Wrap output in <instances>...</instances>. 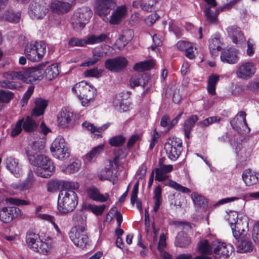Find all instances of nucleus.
Returning <instances> with one entry per match:
<instances>
[{
    "label": "nucleus",
    "mask_w": 259,
    "mask_h": 259,
    "mask_svg": "<svg viewBox=\"0 0 259 259\" xmlns=\"http://www.w3.org/2000/svg\"><path fill=\"white\" fill-rule=\"evenodd\" d=\"M44 69L42 66L31 68L23 69L19 71H9L3 74L5 80L0 81L2 88L11 90L17 89L20 85L15 81L22 80L27 83H31L36 80L42 79Z\"/></svg>",
    "instance_id": "1"
},
{
    "label": "nucleus",
    "mask_w": 259,
    "mask_h": 259,
    "mask_svg": "<svg viewBox=\"0 0 259 259\" xmlns=\"http://www.w3.org/2000/svg\"><path fill=\"white\" fill-rule=\"evenodd\" d=\"M73 220L75 226L69 233V238L76 246L84 248L87 247L89 241L85 232L86 218L83 215L76 214L74 215Z\"/></svg>",
    "instance_id": "2"
},
{
    "label": "nucleus",
    "mask_w": 259,
    "mask_h": 259,
    "mask_svg": "<svg viewBox=\"0 0 259 259\" xmlns=\"http://www.w3.org/2000/svg\"><path fill=\"white\" fill-rule=\"evenodd\" d=\"M30 163L36 166L35 174L39 177L45 178L50 177L55 171V166L52 160L43 155L28 154Z\"/></svg>",
    "instance_id": "3"
},
{
    "label": "nucleus",
    "mask_w": 259,
    "mask_h": 259,
    "mask_svg": "<svg viewBox=\"0 0 259 259\" xmlns=\"http://www.w3.org/2000/svg\"><path fill=\"white\" fill-rule=\"evenodd\" d=\"M26 241L30 248L40 254H48L52 248L53 241L51 238L47 237L43 240L38 234L31 230L27 232Z\"/></svg>",
    "instance_id": "4"
},
{
    "label": "nucleus",
    "mask_w": 259,
    "mask_h": 259,
    "mask_svg": "<svg viewBox=\"0 0 259 259\" xmlns=\"http://www.w3.org/2000/svg\"><path fill=\"white\" fill-rule=\"evenodd\" d=\"M78 204V197L74 191H61L58 200V210L63 213L73 211Z\"/></svg>",
    "instance_id": "5"
},
{
    "label": "nucleus",
    "mask_w": 259,
    "mask_h": 259,
    "mask_svg": "<svg viewBox=\"0 0 259 259\" xmlns=\"http://www.w3.org/2000/svg\"><path fill=\"white\" fill-rule=\"evenodd\" d=\"M50 150L52 155L59 160L67 159L70 155V151L64 138L58 136L52 142Z\"/></svg>",
    "instance_id": "6"
},
{
    "label": "nucleus",
    "mask_w": 259,
    "mask_h": 259,
    "mask_svg": "<svg viewBox=\"0 0 259 259\" xmlns=\"http://www.w3.org/2000/svg\"><path fill=\"white\" fill-rule=\"evenodd\" d=\"M46 45L42 41L30 42L26 46L24 53L28 59L36 62L43 57L46 53Z\"/></svg>",
    "instance_id": "7"
},
{
    "label": "nucleus",
    "mask_w": 259,
    "mask_h": 259,
    "mask_svg": "<svg viewBox=\"0 0 259 259\" xmlns=\"http://www.w3.org/2000/svg\"><path fill=\"white\" fill-rule=\"evenodd\" d=\"M164 148L168 158L176 161L182 151V141L176 137L169 138L164 144Z\"/></svg>",
    "instance_id": "8"
},
{
    "label": "nucleus",
    "mask_w": 259,
    "mask_h": 259,
    "mask_svg": "<svg viewBox=\"0 0 259 259\" xmlns=\"http://www.w3.org/2000/svg\"><path fill=\"white\" fill-rule=\"evenodd\" d=\"M47 0H35L29 5L28 14L34 20L43 19L49 12Z\"/></svg>",
    "instance_id": "9"
},
{
    "label": "nucleus",
    "mask_w": 259,
    "mask_h": 259,
    "mask_svg": "<svg viewBox=\"0 0 259 259\" xmlns=\"http://www.w3.org/2000/svg\"><path fill=\"white\" fill-rule=\"evenodd\" d=\"M92 16V12L88 7H82L77 9L74 13L72 23L74 27L81 29L89 22Z\"/></svg>",
    "instance_id": "10"
},
{
    "label": "nucleus",
    "mask_w": 259,
    "mask_h": 259,
    "mask_svg": "<svg viewBox=\"0 0 259 259\" xmlns=\"http://www.w3.org/2000/svg\"><path fill=\"white\" fill-rule=\"evenodd\" d=\"M37 127L36 122L29 116L26 118L19 119L12 129L11 136L13 137L20 134L23 128L27 132H31L35 130Z\"/></svg>",
    "instance_id": "11"
},
{
    "label": "nucleus",
    "mask_w": 259,
    "mask_h": 259,
    "mask_svg": "<svg viewBox=\"0 0 259 259\" xmlns=\"http://www.w3.org/2000/svg\"><path fill=\"white\" fill-rule=\"evenodd\" d=\"M256 66L252 62H246L238 65L235 71L238 78L247 80L251 78L256 72Z\"/></svg>",
    "instance_id": "12"
},
{
    "label": "nucleus",
    "mask_w": 259,
    "mask_h": 259,
    "mask_svg": "<svg viewBox=\"0 0 259 259\" xmlns=\"http://www.w3.org/2000/svg\"><path fill=\"white\" fill-rule=\"evenodd\" d=\"M72 91L81 100L82 96L89 97V94H96V89L87 82L82 81L76 83L72 88Z\"/></svg>",
    "instance_id": "13"
},
{
    "label": "nucleus",
    "mask_w": 259,
    "mask_h": 259,
    "mask_svg": "<svg viewBox=\"0 0 259 259\" xmlns=\"http://www.w3.org/2000/svg\"><path fill=\"white\" fill-rule=\"evenodd\" d=\"M234 251V248L232 244L218 242L213 248L214 257L215 259H230Z\"/></svg>",
    "instance_id": "14"
},
{
    "label": "nucleus",
    "mask_w": 259,
    "mask_h": 259,
    "mask_svg": "<svg viewBox=\"0 0 259 259\" xmlns=\"http://www.w3.org/2000/svg\"><path fill=\"white\" fill-rule=\"evenodd\" d=\"M74 5L73 1L68 3L61 0H51L49 6L53 13L62 15L68 12Z\"/></svg>",
    "instance_id": "15"
},
{
    "label": "nucleus",
    "mask_w": 259,
    "mask_h": 259,
    "mask_svg": "<svg viewBox=\"0 0 259 259\" xmlns=\"http://www.w3.org/2000/svg\"><path fill=\"white\" fill-rule=\"evenodd\" d=\"M22 214L21 209L16 207H4L0 209V220L5 223H10Z\"/></svg>",
    "instance_id": "16"
},
{
    "label": "nucleus",
    "mask_w": 259,
    "mask_h": 259,
    "mask_svg": "<svg viewBox=\"0 0 259 259\" xmlns=\"http://www.w3.org/2000/svg\"><path fill=\"white\" fill-rule=\"evenodd\" d=\"M127 59L123 57H118L114 59H108L105 63V67L113 72H119L126 67Z\"/></svg>",
    "instance_id": "17"
},
{
    "label": "nucleus",
    "mask_w": 259,
    "mask_h": 259,
    "mask_svg": "<svg viewBox=\"0 0 259 259\" xmlns=\"http://www.w3.org/2000/svg\"><path fill=\"white\" fill-rule=\"evenodd\" d=\"M5 163L7 168L16 177H20L22 175V165L18 159L13 156L8 157L5 159Z\"/></svg>",
    "instance_id": "18"
},
{
    "label": "nucleus",
    "mask_w": 259,
    "mask_h": 259,
    "mask_svg": "<svg viewBox=\"0 0 259 259\" xmlns=\"http://www.w3.org/2000/svg\"><path fill=\"white\" fill-rule=\"evenodd\" d=\"M238 51L235 48H229L224 50L221 53V59L224 62L230 64H235L239 60Z\"/></svg>",
    "instance_id": "19"
},
{
    "label": "nucleus",
    "mask_w": 259,
    "mask_h": 259,
    "mask_svg": "<svg viewBox=\"0 0 259 259\" xmlns=\"http://www.w3.org/2000/svg\"><path fill=\"white\" fill-rule=\"evenodd\" d=\"M231 228L234 237L235 239H239L241 237L246 236L245 233L248 230V223L246 221L239 220L235 224H233Z\"/></svg>",
    "instance_id": "20"
},
{
    "label": "nucleus",
    "mask_w": 259,
    "mask_h": 259,
    "mask_svg": "<svg viewBox=\"0 0 259 259\" xmlns=\"http://www.w3.org/2000/svg\"><path fill=\"white\" fill-rule=\"evenodd\" d=\"M127 9L125 5L117 7L116 9L112 13L109 20L110 24L118 25L121 22L122 19L126 16Z\"/></svg>",
    "instance_id": "21"
},
{
    "label": "nucleus",
    "mask_w": 259,
    "mask_h": 259,
    "mask_svg": "<svg viewBox=\"0 0 259 259\" xmlns=\"http://www.w3.org/2000/svg\"><path fill=\"white\" fill-rule=\"evenodd\" d=\"M116 5V0H98V16H106Z\"/></svg>",
    "instance_id": "22"
},
{
    "label": "nucleus",
    "mask_w": 259,
    "mask_h": 259,
    "mask_svg": "<svg viewBox=\"0 0 259 259\" xmlns=\"http://www.w3.org/2000/svg\"><path fill=\"white\" fill-rule=\"evenodd\" d=\"M21 16L20 11L7 9L0 15V20L11 23H18L20 21Z\"/></svg>",
    "instance_id": "23"
},
{
    "label": "nucleus",
    "mask_w": 259,
    "mask_h": 259,
    "mask_svg": "<svg viewBox=\"0 0 259 259\" xmlns=\"http://www.w3.org/2000/svg\"><path fill=\"white\" fill-rule=\"evenodd\" d=\"M242 178L246 186H251L259 182V173L246 169L243 170Z\"/></svg>",
    "instance_id": "24"
},
{
    "label": "nucleus",
    "mask_w": 259,
    "mask_h": 259,
    "mask_svg": "<svg viewBox=\"0 0 259 259\" xmlns=\"http://www.w3.org/2000/svg\"><path fill=\"white\" fill-rule=\"evenodd\" d=\"M237 241V252L239 253H246L251 252L253 249V245L251 241L246 237H242Z\"/></svg>",
    "instance_id": "25"
},
{
    "label": "nucleus",
    "mask_w": 259,
    "mask_h": 259,
    "mask_svg": "<svg viewBox=\"0 0 259 259\" xmlns=\"http://www.w3.org/2000/svg\"><path fill=\"white\" fill-rule=\"evenodd\" d=\"M73 118L72 112L66 110L61 111L58 117V123L62 128L67 127L71 124Z\"/></svg>",
    "instance_id": "26"
},
{
    "label": "nucleus",
    "mask_w": 259,
    "mask_h": 259,
    "mask_svg": "<svg viewBox=\"0 0 259 259\" xmlns=\"http://www.w3.org/2000/svg\"><path fill=\"white\" fill-rule=\"evenodd\" d=\"M228 34L233 43L237 44L244 38V35L240 28L236 25L228 27L227 29Z\"/></svg>",
    "instance_id": "27"
},
{
    "label": "nucleus",
    "mask_w": 259,
    "mask_h": 259,
    "mask_svg": "<svg viewBox=\"0 0 259 259\" xmlns=\"http://www.w3.org/2000/svg\"><path fill=\"white\" fill-rule=\"evenodd\" d=\"M209 50L212 55H216V53L222 49L221 35L217 33L212 35L209 39Z\"/></svg>",
    "instance_id": "28"
},
{
    "label": "nucleus",
    "mask_w": 259,
    "mask_h": 259,
    "mask_svg": "<svg viewBox=\"0 0 259 259\" xmlns=\"http://www.w3.org/2000/svg\"><path fill=\"white\" fill-rule=\"evenodd\" d=\"M191 243V239L188 234L184 231L179 232L176 238L175 244L177 247H187Z\"/></svg>",
    "instance_id": "29"
},
{
    "label": "nucleus",
    "mask_w": 259,
    "mask_h": 259,
    "mask_svg": "<svg viewBox=\"0 0 259 259\" xmlns=\"http://www.w3.org/2000/svg\"><path fill=\"white\" fill-rule=\"evenodd\" d=\"M213 246L215 244L210 245L208 240L204 239L200 241L197 244V250L198 252L202 255H209L213 252Z\"/></svg>",
    "instance_id": "30"
},
{
    "label": "nucleus",
    "mask_w": 259,
    "mask_h": 259,
    "mask_svg": "<svg viewBox=\"0 0 259 259\" xmlns=\"http://www.w3.org/2000/svg\"><path fill=\"white\" fill-rule=\"evenodd\" d=\"M48 106L47 101L42 99H37L35 102V107L32 110V116H39L43 115L44 111Z\"/></svg>",
    "instance_id": "31"
},
{
    "label": "nucleus",
    "mask_w": 259,
    "mask_h": 259,
    "mask_svg": "<svg viewBox=\"0 0 259 259\" xmlns=\"http://www.w3.org/2000/svg\"><path fill=\"white\" fill-rule=\"evenodd\" d=\"M220 80V75L215 74H210L207 80V90L210 95L214 96L216 94V85Z\"/></svg>",
    "instance_id": "32"
},
{
    "label": "nucleus",
    "mask_w": 259,
    "mask_h": 259,
    "mask_svg": "<svg viewBox=\"0 0 259 259\" xmlns=\"http://www.w3.org/2000/svg\"><path fill=\"white\" fill-rule=\"evenodd\" d=\"M81 163L80 160L76 159L67 166L62 165L61 170L66 174H71L77 172L80 168Z\"/></svg>",
    "instance_id": "33"
},
{
    "label": "nucleus",
    "mask_w": 259,
    "mask_h": 259,
    "mask_svg": "<svg viewBox=\"0 0 259 259\" xmlns=\"http://www.w3.org/2000/svg\"><path fill=\"white\" fill-rule=\"evenodd\" d=\"M198 117L196 115L190 116L184 122V131L186 137L190 138V135L195 123L198 121Z\"/></svg>",
    "instance_id": "34"
},
{
    "label": "nucleus",
    "mask_w": 259,
    "mask_h": 259,
    "mask_svg": "<svg viewBox=\"0 0 259 259\" xmlns=\"http://www.w3.org/2000/svg\"><path fill=\"white\" fill-rule=\"evenodd\" d=\"M155 63L153 60H148L136 63L133 66L134 70L142 72L149 70L154 66Z\"/></svg>",
    "instance_id": "35"
},
{
    "label": "nucleus",
    "mask_w": 259,
    "mask_h": 259,
    "mask_svg": "<svg viewBox=\"0 0 259 259\" xmlns=\"http://www.w3.org/2000/svg\"><path fill=\"white\" fill-rule=\"evenodd\" d=\"M59 73L58 70V65L57 64H53L44 70V74L46 78L51 80L56 77Z\"/></svg>",
    "instance_id": "36"
},
{
    "label": "nucleus",
    "mask_w": 259,
    "mask_h": 259,
    "mask_svg": "<svg viewBox=\"0 0 259 259\" xmlns=\"http://www.w3.org/2000/svg\"><path fill=\"white\" fill-rule=\"evenodd\" d=\"M112 166V161L110 160L109 167H105L101 171L99 176V179L101 180H111L115 177H117L116 174L113 173Z\"/></svg>",
    "instance_id": "37"
},
{
    "label": "nucleus",
    "mask_w": 259,
    "mask_h": 259,
    "mask_svg": "<svg viewBox=\"0 0 259 259\" xmlns=\"http://www.w3.org/2000/svg\"><path fill=\"white\" fill-rule=\"evenodd\" d=\"M164 185L165 186H168L174 189L185 194H189L191 192V190L189 188L181 185L172 180H169L167 182L165 181L164 182Z\"/></svg>",
    "instance_id": "38"
},
{
    "label": "nucleus",
    "mask_w": 259,
    "mask_h": 259,
    "mask_svg": "<svg viewBox=\"0 0 259 259\" xmlns=\"http://www.w3.org/2000/svg\"><path fill=\"white\" fill-rule=\"evenodd\" d=\"M158 2V0H141L140 7L142 10L150 12L155 10Z\"/></svg>",
    "instance_id": "39"
},
{
    "label": "nucleus",
    "mask_w": 259,
    "mask_h": 259,
    "mask_svg": "<svg viewBox=\"0 0 259 259\" xmlns=\"http://www.w3.org/2000/svg\"><path fill=\"white\" fill-rule=\"evenodd\" d=\"M35 182L34 174L31 169H29L26 180L22 182L25 190L31 189Z\"/></svg>",
    "instance_id": "40"
},
{
    "label": "nucleus",
    "mask_w": 259,
    "mask_h": 259,
    "mask_svg": "<svg viewBox=\"0 0 259 259\" xmlns=\"http://www.w3.org/2000/svg\"><path fill=\"white\" fill-rule=\"evenodd\" d=\"M192 198L195 205L198 207L203 208L207 207V202L202 196L196 193H193L192 194Z\"/></svg>",
    "instance_id": "41"
},
{
    "label": "nucleus",
    "mask_w": 259,
    "mask_h": 259,
    "mask_svg": "<svg viewBox=\"0 0 259 259\" xmlns=\"http://www.w3.org/2000/svg\"><path fill=\"white\" fill-rule=\"evenodd\" d=\"M126 141V138L121 135H117L112 137L109 140L111 146L118 147L122 146Z\"/></svg>",
    "instance_id": "42"
},
{
    "label": "nucleus",
    "mask_w": 259,
    "mask_h": 259,
    "mask_svg": "<svg viewBox=\"0 0 259 259\" xmlns=\"http://www.w3.org/2000/svg\"><path fill=\"white\" fill-rule=\"evenodd\" d=\"M206 20L210 24H217L218 22V17L216 14L210 8H207L204 11Z\"/></svg>",
    "instance_id": "43"
},
{
    "label": "nucleus",
    "mask_w": 259,
    "mask_h": 259,
    "mask_svg": "<svg viewBox=\"0 0 259 259\" xmlns=\"http://www.w3.org/2000/svg\"><path fill=\"white\" fill-rule=\"evenodd\" d=\"M44 148V145L41 143L34 142L33 143L32 145L30 146V148H28L26 152L27 154V156L28 157V154H34L37 155V152H39L40 150L43 149Z\"/></svg>",
    "instance_id": "44"
},
{
    "label": "nucleus",
    "mask_w": 259,
    "mask_h": 259,
    "mask_svg": "<svg viewBox=\"0 0 259 259\" xmlns=\"http://www.w3.org/2000/svg\"><path fill=\"white\" fill-rule=\"evenodd\" d=\"M6 201L10 204L20 206V205H28L30 204L29 201L21 199L16 198L9 197L7 198Z\"/></svg>",
    "instance_id": "45"
},
{
    "label": "nucleus",
    "mask_w": 259,
    "mask_h": 259,
    "mask_svg": "<svg viewBox=\"0 0 259 259\" xmlns=\"http://www.w3.org/2000/svg\"><path fill=\"white\" fill-rule=\"evenodd\" d=\"M62 186L65 189L64 191H74L77 190L79 187L78 183L72 181H63L62 182Z\"/></svg>",
    "instance_id": "46"
},
{
    "label": "nucleus",
    "mask_w": 259,
    "mask_h": 259,
    "mask_svg": "<svg viewBox=\"0 0 259 259\" xmlns=\"http://www.w3.org/2000/svg\"><path fill=\"white\" fill-rule=\"evenodd\" d=\"M166 236L164 233H162L160 234L159 237V241L158 243V244L157 245V249L158 250V251L160 252H162L166 246Z\"/></svg>",
    "instance_id": "47"
},
{
    "label": "nucleus",
    "mask_w": 259,
    "mask_h": 259,
    "mask_svg": "<svg viewBox=\"0 0 259 259\" xmlns=\"http://www.w3.org/2000/svg\"><path fill=\"white\" fill-rule=\"evenodd\" d=\"M13 94L11 92L0 91V101L8 103L13 98Z\"/></svg>",
    "instance_id": "48"
},
{
    "label": "nucleus",
    "mask_w": 259,
    "mask_h": 259,
    "mask_svg": "<svg viewBox=\"0 0 259 259\" xmlns=\"http://www.w3.org/2000/svg\"><path fill=\"white\" fill-rule=\"evenodd\" d=\"M154 172H155V180L158 182H163L167 179L168 176L166 174H164L159 168H155L153 169Z\"/></svg>",
    "instance_id": "49"
},
{
    "label": "nucleus",
    "mask_w": 259,
    "mask_h": 259,
    "mask_svg": "<svg viewBox=\"0 0 259 259\" xmlns=\"http://www.w3.org/2000/svg\"><path fill=\"white\" fill-rule=\"evenodd\" d=\"M162 36L158 34H155L153 35L152 39L154 43V45L151 46V49L153 51H155V49L160 46L162 44Z\"/></svg>",
    "instance_id": "50"
},
{
    "label": "nucleus",
    "mask_w": 259,
    "mask_h": 259,
    "mask_svg": "<svg viewBox=\"0 0 259 259\" xmlns=\"http://www.w3.org/2000/svg\"><path fill=\"white\" fill-rule=\"evenodd\" d=\"M61 186V182L58 181H51L47 184V190L50 192H54L59 189Z\"/></svg>",
    "instance_id": "51"
},
{
    "label": "nucleus",
    "mask_w": 259,
    "mask_h": 259,
    "mask_svg": "<svg viewBox=\"0 0 259 259\" xmlns=\"http://www.w3.org/2000/svg\"><path fill=\"white\" fill-rule=\"evenodd\" d=\"M139 181H137L134 185L131 196V203L134 205L138 198L139 191Z\"/></svg>",
    "instance_id": "52"
},
{
    "label": "nucleus",
    "mask_w": 259,
    "mask_h": 259,
    "mask_svg": "<svg viewBox=\"0 0 259 259\" xmlns=\"http://www.w3.org/2000/svg\"><path fill=\"white\" fill-rule=\"evenodd\" d=\"M97 154V146H95L84 156V160L88 162H92L96 159Z\"/></svg>",
    "instance_id": "53"
},
{
    "label": "nucleus",
    "mask_w": 259,
    "mask_h": 259,
    "mask_svg": "<svg viewBox=\"0 0 259 259\" xmlns=\"http://www.w3.org/2000/svg\"><path fill=\"white\" fill-rule=\"evenodd\" d=\"M85 42L86 41L85 39H79L78 38L73 37L69 40L68 44L72 47H82L85 45Z\"/></svg>",
    "instance_id": "54"
},
{
    "label": "nucleus",
    "mask_w": 259,
    "mask_h": 259,
    "mask_svg": "<svg viewBox=\"0 0 259 259\" xmlns=\"http://www.w3.org/2000/svg\"><path fill=\"white\" fill-rule=\"evenodd\" d=\"M141 80H142V76L141 77L139 78H131L130 80L131 87L134 88L136 87L141 85L144 87L147 83V81L144 80L143 83H142Z\"/></svg>",
    "instance_id": "55"
},
{
    "label": "nucleus",
    "mask_w": 259,
    "mask_h": 259,
    "mask_svg": "<svg viewBox=\"0 0 259 259\" xmlns=\"http://www.w3.org/2000/svg\"><path fill=\"white\" fill-rule=\"evenodd\" d=\"M247 49L246 50L247 55L249 56H252L255 52V44L251 39H248L247 41Z\"/></svg>",
    "instance_id": "56"
},
{
    "label": "nucleus",
    "mask_w": 259,
    "mask_h": 259,
    "mask_svg": "<svg viewBox=\"0 0 259 259\" xmlns=\"http://www.w3.org/2000/svg\"><path fill=\"white\" fill-rule=\"evenodd\" d=\"M160 137V134L157 131L156 128H155L153 130V135L149 145L150 149H152L154 148Z\"/></svg>",
    "instance_id": "57"
},
{
    "label": "nucleus",
    "mask_w": 259,
    "mask_h": 259,
    "mask_svg": "<svg viewBox=\"0 0 259 259\" xmlns=\"http://www.w3.org/2000/svg\"><path fill=\"white\" fill-rule=\"evenodd\" d=\"M230 124L232 128L234 130H237L238 128H240L244 126L243 123L241 122V120L239 119L238 116H236L232 120L230 121Z\"/></svg>",
    "instance_id": "58"
},
{
    "label": "nucleus",
    "mask_w": 259,
    "mask_h": 259,
    "mask_svg": "<svg viewBox=\"0 0 259 259\" xmlns=\"http://www.w3.org/2000/svg\"><path fill=\"white\" fill-rule=\"evenodd\" d=\"M238 214L236 211H231L228 213L227 220L228 221L230 226H232L233 224H235V223H236V222L239 221L238 220Z\"/></svg>",
    "instance_id": "59"
},
{
    "label": "nucleus",
    "mask_w": 259,
    "mask_h": 259,
    "mask_svg": "<svg viewBox=\"0 0 259 259\" xmlns=\"http://www.w3.org/2000/svg\"><path fill=\"white\" fill-rule=\"evenodd\" d=\"M192 44V43L188 41L180 40L177 43L176 46L179 50L185 51L189 46H191Z\"/></svg>",
    "instance_id": "60"
},
{
    "label": "nucleus",
    "mask_w": 259,
    "mask_h": 259,
    "mask_svg": "<svg viewBox=\"0 0 259 259\" xmlns=\"http://www.w3.org/2000/svg\"><path fill=\"white\" fill-rule=\"evenodd\" d=\"M89 197L93 200H97V188L95 186L90 187L87 190Z\"/></svg>",
    "instance_id": "61"
},
{
    "label": "nucleus",
    "mask_w": 259,
    "mask_h": 259,
    "mask_svg": "<svg viewBox=\"0 0 259 259\" xmlns=\"http://www.w3.org/2000/svg\"><path fill=\"white\" fill-rule=\"evenodd\" d=\"M196 50V48L194 47L193 44H192L191 46H189L185 51V54L186 57L190 59H194L195 57V52Z\"/></svg>",
    "instance_id": "62"
},
{
    "label": "nucleus",
    "mask_w": 259,
    "mask_h": 259,
    "mask_svg": "<svg viewBox=\"0 0 259 259\" xmlns=\"http://www.w3.org/2000/svg\"><path fill=\"white\" fill-rule=\"evenodd\" d=\"M82 126L83 128L90 131L91 134H93L94 136V137L96 136V134L95 133L97 131V128L96 126H95L94 124L88 122L87 121H84L82 123Z\"/></svg>",
    "instance_id": "63"
},
{
    "label": "nucleus",
    "mask_w": 259,
    "mask_h": 259,
    "mask_svg": "<svg viewBox=\"0 0 259 259\" xmlns=\"http://www.w3.org/2000/svg\"><path fill=\"white\" fill-rule=\"evenodd\" d=\"M159 18V16L157 13H154L149 15L145 19L146 23L148 25H152Z\"/></svg>",
    "instance_id": "64"
}]
</instances>
